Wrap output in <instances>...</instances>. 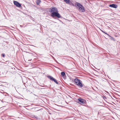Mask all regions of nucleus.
<instances>
[{
  "mask_svg": "<svg viewBox=\"0 0 120 120\" xmlns=\"http://www.w3.org/2000/svg\"><path fill=\"white\" fill-rule=\"evenodd\" d=\"M57 9V8L55 7H53L51 8L49 10V12L52 13V17L56 16L58 18H60L61 16L60 14L58 12H56Z\"/></svg>",
  "mask_w": 120,
  "mask_h": 120,
  "instance_id": "f257e3e1",
  "label": "nucleus"
},
{
  "mask_svg": "<svg viewBox=\"0 0 120 120\" xmlns=\"http://www.w3.org/2000/svg\"><path fill=\"white\" fill-rule=\"evenodd\" d=\"M74 80L75 82L78 86L81 87H82V83L80 82V80L79 79L76 78Z\"/></svg>",
  "mask_w": 120,
  "mask_h": 120,
  "instance_id": "f03ea898",
  "label": "nucleus"
},
{
  "mask_svg": "<svg viewBox=\"0 0 120 120\" xmlns=\"http://www.w3.org/2000/svg\"><path fill=\"white\" fill-rule=\"evenodd\" d=\"M78 100L79 102V103L81 104L82 105L86 103V101L83 99H82L81 98H78Z\"/></svg>",
  "mask_w": 120,
  "mask_h": 120,
  "instance_id": "7ed1b4c3",
  "label": "nucleus"
},
{
  "mask_svg": "<svg viewBox=\"0 0 120 120\" xmlns=\"http://www.w3.org/2000/svg\"><path fill=\"white\" fill-rule=\"evenodd\" d=\"M47 77H48L51 80H52L53 81H54L55 83L57 84H59V82H57L56 80L52 77L49 76H47Z\"/></svg>",
  "mask_w": 120,
  "mask_h": 120,
  "instance_id": "20e7f679",
  "label": "nucleus"
},
{
  "mask_svg": "<svg viewBox=\"0 0 120 120\" xmlns=\"http://www.w3.org/2000/svg\"><path fill=\"white\" fill-rule=\"evenodd\" d=\"M75 6L77 8H79L80 6H82V9H83V6L82 5L78 2H76L75 3Z\"/></svg>",
  "mask_w": 120,
  "mask_h": 120,
  "instance_id": "39448f33",
  "label": "nucleus"
},
{
  "mask_svg": "<svg viewBox=\"0 0 120 120\" xmlns=\"http://www.w3.org/2000/svg\"><path fill=\"white\" fill-rule=\"evenodd\" d=\"M13 2L14 4L16 5L17 7H20L21 6V4L17 1H14Z\"/></svg>",
  "mask_w": 120,
  "mask_h": 120,
  "instance_id": "423d86ee",
  "label": "nucleus"
},
{
  "mask_svg": "<svg viewBox=\"0 0 120 120\" xmlns=\"http://www.w3.org/2000/svg\"><path fill=\"white\" fill-rule=\"evenodd\" d=\"M82 6H80L78 8L79 11L81 12H84L85 11V10L84 7H83V9H82Z\"/></svg>",
  "mask_w": 120,
  "mask_h": 120,
  "instance_id": "0eeeda50",
  "label": "nucleus"
},
{
  "mask_svg": "<svg viewBox=\"0 0 120 120\" xmlns=\"http://www.w3.org/2000/svg\"><path fill=\"white\" fill-rule=\"evenodd\" d=\"M109 6L115 8H116L117 6L114 4H113L109 5Z\"/></svg>",
  "mask_w": 120,
  "mask_h": 120,
  "instance_id": "6e6552de",
  "label": "nucleus"
},
{
  "mask_svg": "<svg viewBox=\"0 0 120 120\" xmlns=\"http://www.w3.org/2000/svg\"><path fill=\"white\" fill-rule=\"evenodd\" d=\"M41 0H37L36 3L37 5H39L40 3L41 2Z\"/></svg>",
  "mask_w": 120,
  "mask_h": 120,
  "instance_id": "1a4fd4ad",
  "label": "nucleus"
},
{
  "mask_svg": "<svg viewBox=\"0 0 120 120\" xmlns=\"http://www.w3.org/2000/svg\"><path fill=\"white\" fill-rule=\"evenodd\" d=\"M64 1L67 4H68L69 3L70 0H64Z\"/></svg>",
  "mask_w": 120,
  "mask_h": 120,
  "instance_id": "9d476101",
  "label": "nucleus"
},
{
  "mask_svg": "<svg viewBox=\"0 0 120 120\" xmlns=\"http://www.w3.org/2000/svg\"><path fill=\"white\" fill-rule=\"evenodd\" d=\"M34 118H35L37 119H39L40 118L38 116H34V117H33Z\"/></svg>",
  "mask_w": 120,
  "mask_h": 120,
  "instance_id": "9b49d317",
  "label": "nucleus"
},
{
  "mask_svg": "<svg viewBox=\"0 0 120 120\" xmlns=\"http://www.w3.org/2000/svg\"><path fill=\"white\" fill-rule=\"evenodd\" d=\"M65 74L64 72H62L61 73V75L62 76H64Z\"/></svg>",
  "mask_w": 120,
  "mask_h": 120,
  "instance_id": "f8f14e48",
  "label": "nucleus"
},
{
  "mask_svg": "<svg viewBox=\"0 0 120 120\" xmlns=\"http://www.w3.org/2000/svg\"><path fill=\"white\" fill-rule=\"evenodd\" d=\"M101 30V31L103 33H105V34H107V35H108V34L107 33H106L105 32H104V31H103Z\"/></svg>",
  "mask_w": 120,
  "mask_h": 120,
  "instance_id": "ddd939ff",
  "label": "nucleus"
},
{
  "mask_svg": "<svg viewBox=\"0 0 120 120\" xmlns=\"http://www.w3.org/2000/svg\"><path fill=\"white\" fill-rule=\"evenodd\" d=\"M2 56L3 57H4L5 56V54L3 53L2 54Z\"/></svg>",
  "mask_w": 120,
  "mask_h": 120,
  "instance_id": "4468645a",
  "label": "nucleus"
},
{
  "mask_svg": "<svg viewBox=\"0 0 120 120\" xmlns=\"http://www.w3.org/2000/svg\"><path fill=\"white\" fill-rule=\"evenodd\" d=\"M108 36H109V37H111L110 36L109 34H108Z\"/></svg>",
  "mask_w": 120,
  "mask_h": 120,
  "instance_id": "2eb2a0df",
  "label": "nucleus"
},
{
  "mask_svg": "<svg viewBox=\"0 0 120 120\" xmlns=\"http://www.w3.org/2000/svg\"><path fill=\"white\" fill-rule=\"evenodd\" d=\"M52 57H53H53L52 56Z\"/></svg>",
  "mask_w": 120,
  "mask_h": 120,
  "instance_id": "dca6fc26",
  "label": "nucleus"
}]
</instances>
